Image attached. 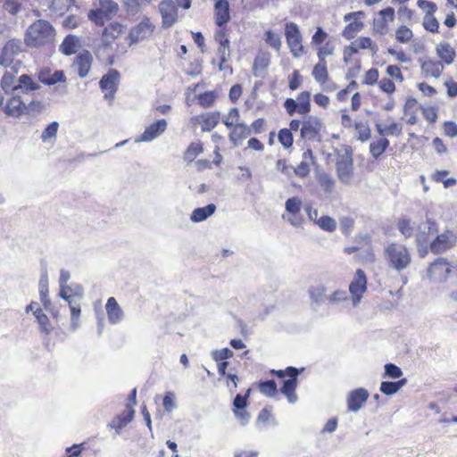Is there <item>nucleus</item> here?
I'll list each match as a JSON object with an SVG mask.
<instances>
[{
    "label": "nucleus",
    "mask_w": 457,
    "mask_h": 457,
    "mask_svg": "<svg viewBox=\"0 0 457 457\" xmlns=\"http://www.w3.org/2000/svg\"><path fill=\"white\" fill-rule=\"evenodd\" d=\"M54 29L52 25L44 20H38L27 29L24 41L29 46H41L52 42Z\"/></svg>",
    "instance_id": "f257e3e1"
},
{
    "label": "nucleus",
    "mask_w": 457,
    "mask_h": 457,
    "mask_svg": "<svg viewBox=\"0 0 457 457\" xmlns=\"http://www.w3.org/2000/svg\"><path fill=\"white\" fill-rule=\"evenodd\" d=\"M384 253L388 266L397 271L405 270L411 263V254L403 245L391 243L386 246Z\"/></svg>",
    "instance_id": "f03ea898"
},
{
    "label": "nucleus",
    "mask_w": 457,
    "mask_h": 457,
    "mask_svg": "<svg viewBox=\"0 0 457 457\" xmlns=\"http://www.w3.org/2000/svg\"><path fill=\"white\" fill-rule=\"evenodd\" d=\"M285 37L287 44L294 57L299 58L303 54V37L299 27L295 22H287L285 25Z\"/></svg>",
    "instance_id": "7ed1b4c3"
},
{
    "label": "nucleus",
    "mask_w": 457,
    "mask_h": 457,
    "mask_svg": "<svg viewBox=\"0 0 457 457\" xmlns=\"http://www.w3.org/2000/svg\"><path fill=\"white\" fill-rule=\"evenodd\" d=\"M367 289V278L364 271L361 269H358L355 272L353 279L351 281L349 285V293L352 296L353 305L356 307L361 298L362 295L365 293Z\"/></svg>",
    "instance_id": "20e7f679"
},
{
    "label": "nucleus",
    "mask_w": 457,
    "mask_h": 457,
    "mask_svg": "<svg viewBox=\"0 0 457 457\" xmlns=\"http://www.w3.org/2000/svg\"><path fill=\"white\" fill-rule=\"evenodd\" d=\"M453 266L444 258H438L428 269V277L431 281L445 282L452 271Z\"/></svg>",
    "instance_id": "39448f33"
},
{
    "label": "nucleus",
    "mask_w": 457,
    "mask_h": 457,
    "mask_svg": "<svg viewBox=\"0 0 457 457\" xmlns=\"http://www.w3.org/2000/svg\"><path fill=\"white\" fill-rule=\"evenodd\" d=\"M300 370L295 367H287V374L290 378L284 381L283 386L280 391L283 395H285L287 398V401L290 403H295L298 397L295 394V389L297 386V377L300 374Z\"/></svg>",
    "instance_id": "423d86ee"
},
{
    "label": "nucleus",
    "mask_w": 457,
    "mask_h": 457,
    "mask_svg": "<svg viewBox=\"0 0 457 457\" xmlns=\"http://www.w3.org/2000/svg\"><path fill=\"white\" fill-rule=\"evenodd\" d=\"M28 110L26 103L21 99V96L17 93H12V96L8 98L4 107V112L10 117L19 118L23 115Z\"/></svg>",
    "instance_id": "0eeeda50"
},
{
    "label": "nucleus",
    "mask_w": 457,
    "mask_h": 457,
    "mask_svg": "<svg viewBox=\"0 0 457 457\" xmlns=\"http://www.w3.org/2000/svg\"><path fill=\"white\" fill-rule=\"evenodd\" d=\"M320 129V120L315 116H308L302 121L300 137L302 140H314Z\"/></svg>",
    "instance_id": "6e6552de"
},
{
    "label": "nucleus",
    "mask_w": 457,
    "mask_h": 457,
    "mask_svg": "<svg viewBox=\"0 0 457 457\" xmlns=\"http://www.w3.org/2000/svg\"><path fill=\"white\" fill-rule=\"evenodd\" d=\"M456 237L453 231H445L430 242L429 250L433 253H441L453 247L455 244Z\"/></svg>",
    "instance_id": "1a4fd4ad"
},
{
    "label": "nucleus",
    "mask_w": 457,
    "mask_h": 457,
    "mask_svg": "<svg viewBox=\"0 0 457 457\" xmlns=\"http://www.w3.org/2000/svg\"><path fill=\"white\" fill-rule=\"evenodd\" d=\"M120 73L116 70H110L107 74L103 76L99 84L101 89L104 92V98L112 99L118 88Z\"/></svg>",
    "instance_id": "9d476101"
},
{
    "label": "nucleus",
    "mask_w": 457,
    "mask_h": 457,
    "mask_svg": "<svg viewBox=\"0 0 457 457\" xmlns=\"http://www.w3.org/2000/svg\"><path fill=\"white\" fill-rule=\"evenodd\" d=\"M435 226L436 224L429 219L416 226L415 239L418 247L421 248L426 244H428L429 237L437 231Z\"/></svg>",
    "instance_id": "9b49d317"
},
{
    "label": "nucleus",
    "mask_w": 457,
    "mask_h": 457,
    "mask_svg": "<svg viewBox=\"0 0 457 457\" xmlns=\"http://www.w3.org/2000/svg\"><path fill=\"white\" fill-rule=\"evenodd\" d=\"M21 52V42L16 39L9 40L3 47L2 54H0V65L8 67L10 66L15 56Z\"/></svg>",
    "instance_id": "f8f14e48"
},
{
    "label": "nucleus",
    "mask_w": 457,
    "mask_h": 457,
    "mask_svg": "<svg viewBox=\"0 0 457 457\" xmlns=\"http://www.w3.org/2000/svg\"><path fill=\"white\" fill-rule=\"evenodd\" d=\"M167 129V121L164 119L158 120L154 123L147 126L141 136L135 140L139 142H151L160 137Z\"/></svg>",
    "instance_id": "ddd939ff"
},
{
    "label": "nucleus",
    "mask_w": 457,
    "mask_h": 457,
    "mask_svg": "<svg viewBox=\"0 0 457 457\" xmlns=\"http://www.w3.org/2000/svg\"><path fill=\"white\" fill-rule=\"evenodd\" d=\"M353 164L349 155L342 156L337 162V173L338 179L343 184H350L353 178Z\"/></svg>",
    "instance_id": "4468645a"
},
{
    "label": "nucleus",
    "mask_w": 457,
    "mask_h": 457,
    "mask_svg": "<svg viewBox=\"0 0 457 457\" xmlns=\"http://www.w3.org/2000/svg\"><path fill=\"white\" fill-rule=\"evenodd\" d=\"M154 29V26L152 24L150 20L145 17L130 29V40L132 42H138L146 39L152 35Z\"/></svg>",
    "instance_id": "2eb2a0df"
},
{
    "label": "nucleus",
    "mask_w": 457,
    "mask_h": 457,
    "mask_svg": "<svg viewBox=\"0 0 457 457\" xmlns=\"http://www.w3.org/2000/svg\"><path fill=\"white\" fill-rule=\"evenodd\" d=\"M159 11L162 15V24L166 28L171 27L178 19V10L171 0H163L159 4Z\"/></svg>",
    "instance_id": "dca6fc26"
},
{
    "label": "nucleus",
    "mask_w": 457,
    "mask_h": 457,
    "mask_svg": "<svg viewBox=\"0 0 457 457\" xmlns=\"http://www.w3.org/2000/svg\"><path fill=\"white\" fill-rule=\"evenodd\" d=\"M378 14L380 17L373 21V31L376 34L386 35L388 32L387 21H394L395 10L392 7H386L381 10Z\"/></svg>",
    "instance_id": "f3484780"
},
{
    "label": "nucleus",
    "mask_w": 457,
    "mask_h": 457,
    "mask_svg": "<svg viewBox=\"0 0 457 457\" xmlns=\"http://www.w3.org/2000/svg\"><path fill=\"white\" fill-rule=\"evenodd\" d=\"M369 395V392L365 388H357L351 391L347 396L348 410L353 412L361 410Z\"/></svg>",
    "instance_id": "a211bd4d"
},
{
    "label": "nucleus",
    "mask_w": 457,
    "mask_h": 457,
    "mask_svg": "<svg viewBox=\"0 0 457 457\" xmlns=\"http://www.w3.org/2000/svg\"><path fill=\"white\" fill-rule=\"evenodd\" d=\"M92 61V54L88 51H83L77 55L73 65L77 68L80 78L87 76L91 68Z\"/></svg>",
    "instance_id": "6ab92c4d"
},
{
    "label": "nucleus",
    "mask_w": 457,
    "mask_h": 457,
    "mask_svg": "<svg viewBox=\"0 0 457 457\" xmlns=\"http://www.w3.org/2000/svg\"><path fill=\"white\" fill-rule=\"evenodd\" d=\"M105 309L108 320L111 324L120 323L123 320V311L114 297L108 298Z\"/></svg>",
    "instance_id": "aec40b11"
},
{
    "label": "nucleus",
    "mask_w": 457,
    "mask_h": 457,
    "mask_svg": "<svg viewBox=\"0 0 457 457\" xmlns=\"http://www.w3.org/2000/svg\"><path fill=\"white\" fill-rule=\"evenodd\" d=\"M122 26L118 22L110 23L103 31L102 41L107 47L112 48V42L120 36Z\"/></svg>",
    "instance_id": "412c9836"
},
{
    "label": "nucleus",
    "mask_w": 457,
    "mask_h": 457,
    "mask_svg": "<svg viewBox=\"0 0 457 457\" xmlns=\"http://www.w3.org/2000/svg\"><path fill=\"white\" fill-rule=\"evenodd\" d=\"M39 81L46 85H54L57 82L64 81L65 76L62 71H56L51 73L49 69H41L37 73Z\"/></svg>",
    "instance_id": "4be33fe9"
},
{
    "label": "nucleus",
    "mask_w": 457,
    "mask_h": 457,
    "mask_svg": "<svg viewBox=\"0 0 457 457\" xmlns=\"http://www.w3.org/2000/svg\"><path fill=\"white\" fill-rule=\"evenodd\" d=\"M216 24L223 26L230 20L229 4L227 0H215Z\"/></svg>",
    "instance_id": "5701e85b"
},
{
    "label": "nucleus",
    "mask_w": 457,
    "mask_h": 457,
    "mask_svg": "<svg viewBox=\"0 0 457 457\" xmlns=\"http://www.w3.org/2000/svg\"><path fill=\"white\" fill-rule=\"evenodd\" d=\"M40 88V86L36 83L33 79L27 74L20 76L17 79V89L16 93L20 92L24 95H29Z\"/></svg>",
    "instance_id": "b1692460"
},
{
    "label": "nucleus",
    "mask_w": 457,
    "mask_h": 457,
    "mask_svg": "<svg viewBox=\"0 0 457 457\" xmlns=\"http://www.w3.org/2000/svg\"><path fill=\"white\" fill-rule=\"evenodd\" d=\"M251 134L250 128L245 123H237L229 134V140L234 146H238L241 142Z\"/></svg>",
    "instance_id": "393cba45"
},
{
    "label": "nucleus",
    "mask_w": 457,
    "mask_h": 457,
    "mask_svg": "<svg viewBox=\"0 0 457 457\" xmlns=\"http://www.w3.org/2000/svg\"><path fill=\"white\" fill-rule=\"evenodd\" d=\"M443 69V64L438 61L428 60L421 62V72L426 78H438Z\"/></svg>",
    "instance_id": "a878e982"
},
{
    "label": "nucleus",
    "mask_w": 457,
    "mask_h": 457,
    "mask_svg": "<svg viewBox=\"0 0 457 457\" xmlns=\"http://www.w3.org/2000/svg\"><path fill=\"white\" fill-rule=\"evenodd\" d=\"M15 73H17L16 70L13 71H7L2 77L0 85L6 95L16 93L18 79H16Z\"/></svg>",
    "instance_id": "bb28decb"
},
{
    "label": "nucleus",
    "mask_w": 457,
    "mask_h": 457,
    "mask_svg": "<svg viewBox=\"0 0 457 457\" xmlns=\"http://www.w3.org/2000/svg\"><path fill=\"white\" fill-rule=\"evenodd\" d=\"M215 211L216 205L213 204H209L204 207L195 208L190 215V220L193 222H202L211 217Z\"/></svg>",
    "instance_id": "cd10ccee"
},
{
    "label": "nucleus",
    "mask_w": 457,
    "mask_h": 457,
    "mask_svg": "<svg viewBox=\"0 0 457 457\" xmlns=\"http://www.w3.org/2000/svg\"><path fill=\"white\" fill-rule=\"evenodd\" d=\"M396 227L405 238H410L412 236H415L416 226L409 218L403 217L399 219Z\"/></svg>",
    "instance_id": "c85d7f7f"
},
{
    "label": "nucleus",
    "mask_w": 457,
    "mask_h": 457,
    "mask_svg": "<svg viewBox=\"0 0 457 457\" xmlns=\"http://www.w3.org/2000/svg\"><path fill=\"white\" fill-rule=\"evenodd\" d=\"M436 53L438 56L447 64H450L454 61L455 50L448 43H440L436 46Z\"/></svg>",
    "instance_id": "c756f323"
},
{
    "label": "nucleus",
    "mask_w": 457,
    "mask_h": 457,
    "mask_svg": "<svg viewBox=\"0 0 457 457\" xmlns=\"http://www.w3.org/2000/svg\"><path fill=\"white\" fill-rule=\"evenodd\" d=\"M406 383V378L395 382L383 381L380 385V391L386 395H392L396 394Z\"/></svg>",
    "instance_id": "7c9ffc66"
},
{
    "label": "nucleus",
    "mask_w": 457,
    "mask_h": 457,
    "mask_svg": "<svg viewBox=\"0 0 457 457\" xmlns=\"http://www.w3.org/2000/svg\"><path fill=\"white\" fill-rule=\"evenodd\" d=\"M79 48V39L74 36H67L62 45L60 50L66 55L75 54Z\"/></svg>",
    "instance_id": "2f4dec72"
},
{
    "label": "nucleus",
    "mask_w": 457,
    "mask_h": 457,
    "mask_svg": "<svg viewBox=\"0 0 457 457\" xmlns=\"http://www.w3.org/2000/svg\"><path fill=\"white\" fill-rule=\"evenodd\" d=\"M312 76L314 79L320 84H324L328 80V74L326 61H320L314 66L312 70Z\"/></svg>",
    "instance_id": "473e14b6"
},
{
    "label": "nucleus",
    "mask_w": 457,
    "mask_h": 457,
    "mask_svg": "<svg viewBox=\"0 0 457 457\" xmlns=\"http://www.w3.org/2000/svg\"><path fill=\"white\" fill-rule=\"evenodd\" d=\"M263 39L265 43L276 52H279L282 47L281 37L278 33L272 30H267L264 33Z\"/></svg>",
    "instance_id": "72a5a7b5"
},
{
    "label": "nucleus",
    "mask_w": 457,
    "mask_h": 457,
    "mask_svg": "<svg viewBox=\"0 0 457 457\" xmlns=\"http://www.w3.org/2000/svg\"><path fill=\"white\" fill-rule=\"evenodd\" d=\"M388 145L389 141L385 137H381L377 141H373L370 145V154L375 159H377L386 151Z\"/></svg>",
    "instance_id": "f704fd0d"
},
{
    "label": "nucleus",
    "mask_w": 457,
    "mask_h": 457,
    "mask_svg": "<svg viewBox=\"0 0 457 457\" xmlns=\"http://www.w3.org/2000/svg\"><path fill=\"white\" fill-rule=\"evenodd\" d=\"M202 119H203L202 130L203 131H211L219 123L220 112L206 113L205 115H204L202 117Z\"/></svg>",
    "instance_id": "c9c22d12"
},
{
    "label": "nucleus",
    "mask_w": 457,
    "mask_h": 457,
    "mask_svg": "<svg viewBox=\"0 0 457 457\" xmlns=\"http://www.w3.org/2000/svg\"><path fill=\"white\" fill-rule=\"evenodd\" d=\"M103 13L112 19L119 11V5L112 0H99V7Z\"/></svg>",
    "instance_id": "e433bc0d"
},
{
    "label": "nucleus",
    "mask_w": 457,
    "mask_h": 457,
    "mask_svg": "<svg viewBox=\"0 0 457 457\" xmlns=\"http://www.w3.org/2000/svg\"><path fill=\"white\" fill-rule=\"evenodd\" d=\"M364 27V23L361 20L350 22L343 30V37L346 39L354 37L357 32H360Z\"/></svg>",
    "instance_id": "4c0bfd02"
},
{
    "label": "nucleus",
    "mask_w": 457,
    "mask_h": 457,
    "mask_svg": "<svg viewBox=\"0 0 457 457\" xmlns=\"http://www.w3.org/2000/svg\"><path fill=\"white\" fill-rule=\"evenodd\" d=\"M122 2L129 13L136 14L143 6L149 4L152 0H122Z\"/></svg>",
    "instance_id": "58836bf2"
},
{
    "label": "nucleus",
    "mask_w": 457,
    "mask_h": 457,
    "mask_svg": "<svg viewBox=\"0 0 457 457\" xmlns=\"http://www.w3.org/2000/svg\"><path fill=\"white\" fill-rule=\"evenodd\" d=\"M311 94L308 91L302 92L297 97V112L300 114H306L311 110L310 104Z\"/></svg>",
    "instance_id": "ea45409f"
},
{
    "label": "nucleus",
    "mask_w": 457,
    "mask_h": 457,
    "mask_svg": "<svg viewBox=\"0 0 457 457\" xmlns=\"http://www.w3.org/2000/svg\"><path fill=\"white\" fill-rule=\"evenodd\" d=\"M202 152L203 146L200 143H191L184 153V160L192 162Z\"/></svg>",
    "instance_id": "a19ab883"
},
{
    "label": "nucleus",
    "mask_w": 457,
    "mask_h": 457,
    "mask_svg": "<svg viewBox=\"0 0 457 457\" xmlns=\"http://www.w3.org/2000/svg\"><path fill=\"white\" fill-rule=\"evenodd\" d=\"M309 295L312 302L321 303L328 300L326 287L324 286L313 287L309 289Z\"/></svg>",
    "instance_id": "79ce46f5"
},
{
    "label": "nucleus",
    "mask_w": 457,
    "mask_h": 457,
    "mask_svg": "<svg viewBox=\"0 0 457 457\" xmlns=\"http://www.w3.org/2000/svg\"><path fill=\"white\" fill-rule=\"evenodd\" d=\"M59 129V123L57 121H53L47 125V127L43 130L41 135V139L44 143L54 141L56 138L57 131Z\"/></svg>",
    "instance_id": "37998d69"
},
{
    "label": "nucleus",
    "mask_w": 457,
    "mask_h": 457,
    "mask_svg": "<svg viewBox=\"0 0 457 457\" xmlns=\"http://www.w3.org/2000/svg\"><path fill=\"white\" fill-rule=\"evenodd\" d=\"M413 37L412 30L407 26L402 25L395 31V39L402 44L409 43Z\"/></svg>",
    "instance_id": "c03bdc74"
},
{
    "label": "nucleus",
    "mask_w": 457,
    "mask_h": 457,
    "mask_svg": "<svg viewBox=\"0 0 457 457\" xmlns=\"http://www.w3.org/2000/svg\"><path fill=\"white\" fill-rule=\"evenodd\" d=\"M447 170H437L432 175V179L436 182H442L445 188L453 187L456 184V180L453 178L447 179Z\"/></svg>",
    "instance_id": "a18cd8bd"
},
{
    "label": "nucleus",
    "mask_w": 457,
    "mask_h": 457,
    "mask_svg": "<svg viewBox=\"0 0 457 457\" xmlns=\"http://www.w3.org/2000/svg\"><path fill=\"white\" fill-rule=\"evenodd\" d=\"M302 200L298 196H293L286 201V212L289 214H295L301 212Z\"/></svg>",
    "instance_id": "49530a36"
},
{
    "label": "nucleus",
    "mask_w": 457,
    "mask_h": 457,
    "mask_svg": "<svg viewBox=\"0 0 457 457\" xmlns=\"http://www.w3.org/2000/svg\"><path fill=\"white\" fill-rule=\"evenodd\" d=\"M260 392L268 397L274 396L277 392V384L274 380L262 382L259 386Z\"/></svg>",
    "instance_id": "de8ad7c7"
},
{
    "label": "nucleus",
    "mask_w": 457,
    "mask_h": 457,
    "mask_svg": "<svg viewBox=\"0 0 457 457\" xmlns=\"http://www.w3.org/2000/svg\"><path fill=\"white\" fill-rule=\"evenodd\" d=\"M318 182L324 191L330 193L333 190L335 181L330 175L325 172L319 173Z\"/></svg>",
    "instance_id": "09e8293b"
},
{
    "label": "nucleus",
    "mask_w": 457,
    "mask_h": 457,
    "mask_svg": "<svg viewBox=\"0 0 457 457\" xmlns=\"http://www.w3.org/2000/svg\"><path fill=\"white\" fill-rule=\"evenodd\" d=\"M87 16L88 19L97 26H102L106 21L110 20V18L105 13H103L99 8L91 10Z\"/></svg>",
    "instance_id": "8fccbe9b"
},
{
    "label": "nucleus",
    "mask_w": 457,
    "mask_h": 457,
    "mask_svg": "<svg viewBox=\"0 0 457 457\" xmlns=\"http://www.w3.org/2000/svg\"><path fill=\"white\" fill-rule=\"evenodd\" d=\"M317 225L323 230L332 232L337 228L336 220L329 216H321L317 221Z\"/></svg>",
    "instance_id": "3c124183"
},
{
    "label": "nucleus",
    "mask_w": 457,
    "mask_h": 457,
    "mask_svg": "<svg viewBox=\"0 0 457 457\" xmlns=\"http://www.w3.org/2000/svg\"><path fill=\"white\" fill-rule=\"evenodd\" d=\"M278 141L283 145L284 148L287 149L290 146H292L294 138L292 132H290V129H282L279 130L278 135Z\"/></svg>",
    "instance_id": "603ef678"
},
{
    "label": "nucleus",
    "mask_w": 457,
    "mask_h": 457,
    "mask_svg": "<svg viewBox=\"0 0 457 457\" xmlns=\"http://www.w3.org/2000/svg\"><path fill=\"white\" fill-rule=\"evenodd\" d=\"M402 376L403 371L398 366L393 363H387L385 365V373L383 378H399Z\"/></svg>",
    "instance_id": "864d4df0"
},
{
    "label": "nucleus",
    "mask_w": 457,
    "mask_h": 457,
    "mask_svg": "<svg viewBox=\"0 0 457 457\" xmlns=\"http://www.w3.org/2000/svg\"><path fill=\"white\" fill-rule=\"evenodd\" d=\"M69 307L71 314V327L73 330H76L78 328V319L80 314V307L79 303H73V301H69Z\"/></svg>",
    "instance_id": "5fc2aeb1"
},
{
    "label": "nucleus",
    "mask_w": 457,
    "mask_h": 457,
    "mask_svg": "<svg viewBox=\"0 0 457 457\" xmlns=\"http://www.w3.org/2000/svg\"><path fill=\"white\" fill-rule=\"evenodd\" d=\"M216 94L213 91H207L198 96L199 104L204 107H210L215 101Z\"/></svg>",
    "instance_id": "6e6d98bb"
},
{
    "label": "nucleus",
    "mask_w": 457,
    "mask_h": 457,
    "mask_svg": "<svg viewBox=\"0 0 457 457\" xmlns=\"http://www.w3.org/2000/svg\"><path fill=\"white\" fill-rule=\"evenodd\" d=\"M239 120V111L237 108H232L228 116L225 117L222 121L223 123L228 127H235L236 124H237V121Z\"/></svg>",
    "instance_id": "4d7b16f0"
},
{
    "label": "nucleus",
    "mask_w": 457,
    "mask_h": 457,
    "mask_svg": "<svg viewBox=\"0 0 457 457\" xmlns=\"http://www.w3.org/2000/svg\"><path fill=\"white\" fill-rule=\"evenodd\" d=\"M312 165V163H309L306 161H302L296 167L294 168V174L300 178H305L309 175Z\"/></svg>",
    "instance_id": "13d9d810"
},
{
    "label": "nucleus",
    "mask_w": 457,
    "mask_h": 457,
    "mask_svg": "<svg viewBox=\"0 0 457 457\" xmlns=\"http://www.w3.org/2000/svg\"><path fill=\"white\" fill-rule=\"evenodd\" d=\"M163 408L166 411L171 412L177 409L178 405L174 400V394L168 392L162 400Z\"/></svg>",
    "instance_id": "bf43d9fd"
},
{
    "label": "nucleus",
    "mask_w": 457,
    "mask_h": 457,
    "mask_svg": "<svg viewBox=\"0 0 457 457\" xmlns=\"http://www.w3.org/2000/svg\"><path fill=\"white\" fill-rule=\"evenodd\" d=\"M358 46L361 49H369L372 54H376L378 51L377 45L368 37H361L358 39Z\"/></svg>",
    "instance_id": "052dcab7"
},
{
    "label": "nucleus",
    "mask_w": 457,
    "mask_h": 457,
    "mask_svg": "<svg viewBox=\"0 0 457 457\" xmlns=\"http://www.w3.org/2000/svg\"><path fill=\"white\" fill-rule=\"evenodd\" d=\"M282 219L295 228L301 227L303 220L300 212H296L295 214L284 213Z\"/></svg>",
    "instance_id": "680f3d73"
},
{
    "label": "nucleus",
    "mask_w": 457,
    "mask_h": 457,
    "mask_svg": "<svg viewBox=\"0 0 457 457\" xmlns=\"http://www.w3.org/2000/svg\"><path fill=\"white\" fill-rule=\"evenodd\" d=\"M348 299V295L346 291L344 290H337L332 293L329 296H328V300L331 303H339Z\"/></svg>",
    "instance_id": "e2e57ef3"
},
{
    "label": "nucleus",
    "mask_w": 457,
    "mask_h": 457,
    "mask_svg": "<svg viewBox=\"0 0 457 457\" xmlns=\"http://www.w3.org/2000/svg\"><path fill=\"white\" fill-rule=\"evenodd\" d=\"M37 321L38 323L41 333H44L46 335L51 333L52 326L50 324L48 317L46 314L39 316Z\"/></svg>",
    "instance_id": "0e129e2a"
},
{
    "label": "nucleus",
    "mask_w": 457,
    "mask_h": 457,
    "mask_svg": "<svg viewBox=\"0 0 457 457\" xmlns=\"http://www.w3.org/2000/svg\"><path fill=\"white\" fill-rule=\"evenodd\" d=\"M212 356L216 361H221L231 358L233 356V352L228 348H223L214 351L212 353Z\"/></svg>",
    "instance_id": "69168bd1"
},
{
    "label": "nucleus",
    "mask_w": 457,
    "mask_h": 457,
    "mask_svg": "<svg viewBox=\"0 0 457 457\" xmlns=\"http://www.w3.org/2000/svg\"><path fill=\"white\" fill-rule=\"evenodd\" d=\"M423 25L427 30L431 32L437 31L439 27L437 21L431 14L425 16Z\"/></svg>",
    "instance_id": "338daca9"
},
{
    "label": "nucleus",
    "mask_w": 457,
    "mask_h": 457,
    "mask_svg": "<svg viewBox=\"0 0 457 457\" xmlns=\"http://www.w3.org/2000/svg\"><path fill=\"white\" fill-rule=\"evenodd\" d=\"M386 74L399 82L403 81V76L397 65H388L386 67Z\"/></svg>",
    "instance_id": "774afa93"
}]
</instances>
